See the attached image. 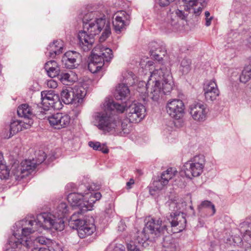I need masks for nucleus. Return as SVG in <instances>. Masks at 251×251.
<instances>
[{
  "mask_svg": "<svg viewBox=\"0 0 251 251\" xmlns=\"http://www.w3.org/2000/svg\"><path fill=\"white\" fill-rule=\"evenodd\" d=\"M35 242L41 245H47L50 243V239L47 238L44 236H38L35 239Z\"/></svg>",
  "mask_w": 251,
  "mask_h": 251,
  "instance_id": "79ce46f5",
  "label": "nucleus"
},
{
  "mask_svg": "<svg viewBox=\"0 0 251 251\" xmlns=\"http://www.w3.org/2000/svg\"><path fill=\"white\" fill-rule=\"evenodd\" d=\"M134 184V180L132 178H130L129 181L126 182V189H130L132 188V185Z\"/></svg>",
  "mask_w": 251,
  "mask_h": 251,
  "instance_id": "603ef678",
  "label": "nucleus"
},
{
  "mask_svg": "<svg viewBox=\"0 0 251 251\" xmlns=\"http://www.w3.org/2000/svg\"><path fill=\"white\" fill-rule=\"evenodd\" d=\"M17 113L19 116L24 118L23 121L26 122L33 121L32 118L35 116L32 109L27 104L19 106L17 109Z\"/></svg>",
  "mask_w": 251,
  "mask_h": 251,
  "instance_id": "393cba45",
  "label": "nucleus"
},
{
  "mask_svg": "<svg viewBox=\"0 0 251 251\" xmlns=\"http://www.w3.org/2000/svg\"><path fill=\"white\" fill-rule=\"evenodd\" d=\"M166 248L165 251H177V249L174 244H171L170 246H166L163 245Z\"/></svg>",
  "mask_w": 251,
  "mask_h": 251,
  "instance_id": "09e8293b",
  "label": "nucleus"
},
{
  "mask_svg": "<svg viewBox=\"0 0 251 251\" xmlns=\"http://www.w3.org/2000/svg\"><path fill=\"white\" fill-rule=\"evenodd\" d=\"M184 108V103L181 100L174 99L168 101L166 111L171 117L179 119L183 115Z\"/></svg>",
  "mask_w": 251,
  "mask_h": 251,
  "instance_id": "f3484780",
  "label": "nucleus"
},
{
  "mask_svg": "<svg viewBox=\"0 0 251 251\" xmlns=\"http://www.w3.org/2000/svg\"><path fill=\"white\" fill-rule=\"evenodd\" d=\"M112 50L101 44L96 46L92 50L88 69L92 73L100 71L104 66V62H109L113 58Z\"/></svg>",
  "mask_w": 251,
  "mask_h": 251,
  "instance_id": "0eeeda50",
  "label": "nucleus"
},
{
  "mask_svg": "<svg viewBox=\"0 0 251 251\" xmlns=\"http://www.w3.org/2000/svg\"><path fill=\"white\" fill-rule=\"evenodd\" d=\"M74 103L78 104L82 102L86 94V88L81 85H75L73 88Z\"/></svg>",
  "mask_w": 251,
  "mask_h": 251,
  "instance_id": "a878e982",
  "label": "nucleus"
},
{
  "mask_svg": "<svg viewBox=\"0 0 251 251\" xmlns=\"http://www.w3.org/2000/svg\"><path fill=\"white\" fill-rule=\"evenodd\" d=\"M128 75L130 76L129 77H127L126 80V82L129 85H132L133 84V83L131 82H129V80H131V79L132 80H134V75L133 74V73L131 72H130L128 73Z\"/></svg>",
  "mask_w": 251,
  "mask_h": 251,
  "instance_id": "3c124183",
  "label": "nucleus"
},
{
  "mask_svg": "<svg viewBox=\"0 0 251 251\" xmlns=\"http://www.w3.org/2000/svg\"><path fill=\"white\" fill-rule=\"evenodd\" d=\"M33 123V121L26 122L25 121L13 120L10 124L9 129V135L5 136V138H9L16 133L24 129H27L31 127Z\"/></svg>",
  "mask_w": 251,
  "mask_h": 251,
  "instance_id": "4be33fe9",
  "label": "nucleus"
},
{
  "mask_svg": "<svg viewBox=\"0 0 251 251\" xmlns=\"http://www.w3.org/2000/svg\"><path fill=\"white\" fill-rule=\"evenodd\" d=\"M158 2L160 6L165 7L169 5L172 2L170 0H158Z\"/></svg>",
  "mask_w": 251,
  "mask_h": 251,
  "instance_id": "8fccbe9b",
  "label": "nucleus"
},
{
  "mask_svg": "<svg viewBox=\"0 0 251 251\" xmlns=\"http://www.w3.org/2000/svg\"><path fill=\"white\" fill-rule=\"evenodd\" d=\"M44 68L48 75L51 78L55 77L59 75L60 69L58 64L54 60L46 63Z\"/></svg>",
  "mask_w": 251,
  "mask_h": 251,
  "instance_id": "cd10ccee",
  "label": "nucleus"
},
{
  "mask_svg": "<svg viewBox=\"0 0 251 251\" xmlns=\"http://www.w3.org/2000/svg\"><path fill=\"white\" fill-rule=\"evenodd\" d=\"M64 48V43L62 40H54L48 45L46 55L53 58L63 52Z\"/></svg>",
  "mask_w": 251,
  "mask_h": 251,
  "instance_id": "b1692460",
  "label": "nucleus"
},
{
  "mask_svg": "<svg viewBox=\"0 0 251 251\" xmlns=\"http://www.w3.org/2000/svg\"><path fill=\"white\" fill-rule=\"evenodd\" d=\"M91 123L104 133H111L118 127L117 120L105 110L94 112L92 115Z\"/></svg>",
  "mask_w": 251,
  "mask_h": 251,
  "instance_id": "6e6552de",
  "label": "nucleus"
},
{
  "mask_svg": "<svg viewBox=\"0 0 251 251\" xmlns=\"http://www.w3.org/2000/svg\"><path fill=\"white\" fill-rule=\"evenodd\" d=\"M84 30L92 35H96L101 32L100 41H104L111 34L110 23L105 16L98 11L88 9L81 14Z\"/></svg>",
  "mask_w": 251,
  "mask_h": 251,
  "instance_id": "7ed1b4c3",
  "label": "nucleus"
},
{
  "mask_svg": "<svg viewBox=\"0 0 251 251\" xmlns=\"http://www.w3.org/2000/svg\"><path fill=\"white\" fill-rule=\"evenodd\" d=\"M117 124L118 125V127L113 132H111L112 133H115L120 136H125L129 132V129L127 127V125L125 123L122 124L118 121H117Z\"/></svg>",
  "mask_w": 251,
  "mask_h": 251,
  "instance_id": "f704fd0d",
  "label": "nucleus"
},
{
  "mask_svg": "<svg viewBox=\"0 0 251 251\" xmlns=\"http://www.w3.org/2000/svg\"><path fill=\"white\" fill-rule=\"evenodd\" d=\"M89 146L95 150L100 151L104 153H107L108 152V149L104 145H101L99 142L90 141L88 143Z\"/></svg>",
  "mask_w": 251,
  "mask_h": 251,
  "instance_id": "e433bc0d",
  "label": "nucleus"
},
{
  "mask_svg": "<svg viewBox=\"0 0 251 251\" xmlns=\"http://www.w3.org/2000/svg\"><path fill=\"white\" fill-rule=\"evenodd\" d=\"M210 15V13L208 11H205V18L211 17Z\"/></svg>",
  "mask_w": 251,
  "mask_h": 251,
  "instance_id": "bf43d9fd",
  "label": "nucleus"
},
{
  "mask_svg": "<svg viewBox=\"0 0 251 251\" xmlns=\"http://www.w3.org/2000/svg\"><path fill=\"white\" fill-rule=\"evenodd\" d=\"M70 225H74L77 230L78 235L81 238L91 235L95 230V225L86 220L76 218V215L74 214L69 221Z\"/></svg>",
  "mask_w": 251,
  "mask_h": 251,
  "instance_id": "f8f14e48",
  "label": "nucleus"
},
{
  "mask_svg": "<svg viewBox=\"0 0 251 251\" xmlns=\"http://www.w3.org/2000/svg\"><path fill=\"white\" fill-rule=\"evenodd\" d=\"M47 85L49 88H55L57 87L58 84L56 81L53 79H50L47 81Z\"/></svg>",
  "mask_w": 251,
  "mask_h": 251,
  "instance_id": "49530a36",
  "label": "nucleus"
},
{
  "mask_svg": "<svg viewBox=\"0 0 251 251\" xmlns=\"http://www.w3.org/2000/svg\"><path fill=\"white\" fill-rule=\"evenodd\" d=\"M105 108L111 111H116L117 112L122 113L124 112L125 106L124 104L114 102L112 100L106 101L104 103Z\"/></svg>",
  "mask_w": 251,
  "mask_h": 251,
  "instance_id": "7c9ffc66",
  "label": "nucleus"
},
{
  "mask_svg": "<svg viewBox=\"0 0 251 251\" xmlns=\"http://www.w3.org/2000/svg\"><path fill=\"white\" fill-rule=\"evenodd\" d=\"M213 19V17L205 18V25L207 26H209L211 24V21Z\"/></svg>",
  "mask_w": 251,
  "mask_h": 251,
  "instance_id": "864d4df0",
  "label": "nucleus"
},
{
  "mask_svg": "<svg viewBox=\"0 0 251 251\" xmlns=\"http://www.w3.org/2000/svg\"><path fill=\"white\" fill-rule=\"evenodd\" d=\"M9 176V171L5 164H1V165H0V178L1 179H7Z\"/></svg>",
  "mask_w": 251,
  "mask_h": 251,
  "instance_id": "a19ab883",
  "label": "nucleus"
},
{
  "mask_svg": "<svg viewBox=\"0 0 251 251\" xmlns=\"http://www.w3.org/2000/svg\"><path fill=\"white\" fill-rule=\"evenodd\" d=\"M245 7L243 0H233L232 4V9L236 12H240Z\"/></svg>",
  "mask_w": 251,
  "mask_h": 251,
  "instance_id": "4c0bfd02",
  "label": "nucleus"
},
{
  "mask_svg": "<svg viewBox=\"0 0 251 251\" xmlns=\"http://www.w3.org/2000/svg\"><path fill=\"white\" fill-rule=\"evenodd\" d=\"M114 213V212L112 205L109 204L108 206L106 208V209L104 211L103 214L105 218H109L112 216Z\"/></svg>",
  "mask_w": 251,
  "mask_h": 251,
  "instance_id": "37998d69",
  "label": "nucleus"
},
{
  "mask_svg": "<svg viewBox=\"0 0 251 251\" xmlns=\"http://www.w3.org/2000/svg\"><path fill=\"white\" fill-rule=\"evenodd\" d=\"M177 172L175 168H169L162 172L160 178L158 180L153 181L152 186L150 190L151 195H154L153 192L162 190L168 184L169 180L173 178Z\"/></svg>",
  "mask_w": 251,
  "mask_h": 251,
  "instance_id": "2eb2a0df",
  "label": "nucleus"
},
{
  "mask_svg": "<svg viewBox=\"0 0 251 251\" xmlns=\"http://www.w3.org/2000/svg\"><path fill=\"white\" fill-rule=\"evenodd\" d=\"M129 88L125 84H120L116 89L114 94L115 99L117 100H125L129 95Z\"/></svg>",
  "mask_w": 251,
  "mask_h": 251,
  "instance_id": "c85d7f7f",
  "label": "nucleus"
},
{
  "mask_svg": "<svg viewBox=\"0 0 251 251\" xmlns=\"http://www.w3.org/2000/svg\"><path fill=\"white\" fill-rule=\"evenodd\" d=\"M203 208L211 209L212 210V213L210 215L213 216L216 212V209L213 204L211 201H204L201 202V204L199 206V209H202Z\"/></svg>",
  "mask_w": 251,
  "mask_h": 251,
  "instance_id": "ea45409f",
  "label": "nucleus"
},
{
  "mask_svg": "<svg viewBox=\"0 0 251 251\" xmlns=\"http://www.w3.org/2000/svg\"><path fill=\"white\" fill-rule=\"evenodd\" d=\"M204 94L207 100H215L220 94L219 90L215 80H211L206 83L203 88Z\"/></svg>",
  "mask_w": 251,
  "mask_h": 251,
  "instance_id": "5701e85b",
  "label": "nucleus"
},
{
  "mask_svg": "<svg viewBox=\"0 0 251 251\" xmlns=\"http://www.w3.org/2000/svg\"><path fill=\"white\" fill-rule=\"evenodd\" d=\"M32 251H50V250L47 248H41L40 249L35 248Z\"/></svg>",
  "mask_w": 251,
  "mask_h": 251,
  "instance_id": "5fc2aeb1",
  "label": "nucleus"
},
{
  "mask_svg": "<svg viewBox=\"0 0 251 251\" xmlns=\"http://www.w3.org/2000/svg\"><path fill=\"white\" fill-rule=\"evenodd\" d=\"M191 61L188 59L185 58L180 62V71L184 75L187 74L191 69Z\"/></svg>",
  "mask_w": 251,
  "mask_h": 251,
  "instance_id": "c9c22d12",
  "label": "nucleus"
},
{
  "mask_svg": "<svg viewBox=\"0 0 251 251\" xmlns=\"http://www.w3.org/2000/svg\"><path fill=\"white\" fill-rule=\"evenodd\" d=\"M4 163L3 155L1 153H0V165H1V164H5Z\"/></svg>",
  "mask_w": 251,
  "mask_h": 251,
  "instance_id": "6e6d98bb",
  "label": "nucleus"
},
{
  "mask_svg": "<svg viewBox=\"0 0 251 251\" xmlns=\"http://www.w3.org/2000/svg\"><path fill=\"white\" fill-rule=\"evenodd\" d=\"M146 221L147 223L143 231L137 238L138 242L140 244H144L148 241L150 238V234L158 236L164 234L167 230L166 225L162 224L159 219L149 217Z\"/></svg>",
  "mask_w": 251,
  "mask_h": 251,
  "instance_id": "1a4fd4ad",
  "label": "nucleus"
},
{
  "mask_svg": "<svg viewBox=\"0 0 251 251\" xmlns=\"http://www.w3.org/2000/svg\"><path fill=\"white\" fill-rule=\"evenodd\" d=\"M125 225L123 223H120L119 226V230H124L125 228Z\"/></svg>",
  "mask_w": 251,
  "mask_h": 251,
  "instance_id": "13d9d810",
  "label": "nucleus"
},
{
  "mask_svg": "<svg viewBox=\"0 0 251 251\" xmlns=\"http://www.w3.org/2000/svg\"><path fill=\"white\" fill-rule=\"evenodd\" d=\"M61 98L65 104L74 103L72 88L63 89L61 93Z\"/></svg>",
  "mask_w": 251,
  "mask_h": 251,
  "instance_id": "c756f323",
  "label": "nucleus"
},
{
  "mask_svg": "<svg viewBox=\"0 0 251 251\" xmlns=\"http://www.w3.org/2000/svg\"><path fill=\"white\" fill-rule=\"evenodd\" d=\"M7 251H16V250H13V251L7 250Z\"/></svg>",
  "mask_w": 251,
  "mask_h": 251,
  "instance_id": "0e129e2a",
  "label": "nucleus"
},
{
  "mask_svg": "<svg viewBox=\"0 0 251 251\" xmlns=\"http://www.w3.org/2000/svg\"><path fill=\"white\" fill-rule=\"evenodd\" d=\"M77 193H71L67 197L68 202L73 207H77L81 213L91 210L94 204L99 200L101 195L100 192L92 193V186L81 184L78 186Z\"/></svg>",
  "mask_w": 251,
  "mask_h": 251,
  "instance_id": "20e7f679",
  "label": "nucleus"
},
{
  "mask_svg": "<svg viewBox=\"0 0 251 251\" xmlns=\"http://www.w3.org/2000/svg\"><path fill=\"white\" fill-rule=\"evenodd\" d=\"M94 35L90 34L86 30L80 31L78 34L79 47L86 51L92 49L94 43Z\"/></svg>",
  "mask_w": 251,
  "mask_h": 251,
  "instance_id": "aec40b11",
  "label": "nucleus"
},
{
  "mask_svg": "<svg viewBox=\"0 0 251 251\" xmlns=\"http://www.w3.org/2000/svg\"><path fill=\"white\" fill-rule=\"evenodd\" d=\"M59 79H60L61 82L64 84L68 82H70L71 81L70 75L68 73L61 74L60 75Z\"/></svg>",
  "mask_w": 251,
  "mask_h": 251,
  "instance_id": "a18cd8bd",
  "label": "nucleus"
},
{
  "mask_svg": "<svg viewBox=\"0 0 251 251\" xmlns=\"http://www.w3.org/2000/svg\"><path fill=\"white\" fill-rule=\"evenodd\" d=\"M35 160L25 159L20 165L16 163L11 166L12 174L16 180H20L30 174L36 168Z\"/></svg>",
  "mask_w": 251,
  "mask_h": 251,
  "instance_id": "9b49d317",
  "label": "nucleus"
},
{
  "mask_svg": "<svg viewBox=\"0 0 251 251\" xmlns=\"http://www.w3.org/2000/svg\"><path fill=\"white\" fill-rule=\"evenodd\" d=\"M251 78V64L246 66L242 71L240 76V80L242 83H246Z\"/></svg>",
  "mask_w": 251,
  "mask_h": 251,
  "instance_id": "72a5a7b5",
  "label": "nucleus"
},
{
  "mask_svg": "<svg viewBox=\"0 0 251 251\" xmlns=\"http://www.w3.org/2000/svg\"><path fill=\"white\" fill-rule=\"evenodd\" d=\"M152 61L149 60L145 65V69L150 71V76L146 84L145 89L150 90L151 99L157 100L162 94L167 95L172 91L174 82L170 70L164 65L154 66Z\"/></svg>",
  "mask_w": 251,
  "mask_h": 251,
  "instance_id": "f03ea898",
  "label": "nucleus"
},
{
  "mask_svg": "<svg viewBox=\"0 0 251 251\" xmlns=\"http://www.w3.org/2000/svg\"><path fill=\"white\" fill-rule=\"evenodd\" d=\"M180 5L174 12L170 13L167 16L166 31L168 33L176 32L178 29V17L186 20L189 14L191 13L192 7L196 4L195 0H181Z\"/></svg>",
  "mask_w": 251,
  "mask_h": 251,
  "instance_id": "423d86ee",
  "label": "nucleus"
},
{
  "mask_svg": "<svg viewBox=\"0 0 251 251\" xmlns=\"http://www.w3.org/2000/svg\"><path fill=\"white\" fill-rule=\"evenodd\" d=\"M128 251H141L134 244L129 243L127 244Z\"/></svg>",
  "mask_w": 251,
  "mask_h": 251,
  "instance_id": "de8ad7c7",
  "label": "nucleus"
},
{
  "mask_svg": "<svg viewBox=\"0 0 251 251\" xmlns=\"http://www.w3.org/2000/svg\"><path fill=\"white\" fill-rule=\"evenodd\" d=\"M189 112L192 119L198 122H203L207 118L208 109L202 102H194L190 105Z\"/></svg>",
  "mask_w": 251,
  "mask_h": 251,
  "instance_id": "dca6fc26",
  "label": "nucleus"
},
{
  "mask_svg": "<svg viewBox=\"0 0 251 251\" xmlns=\"http://www.w3.org/2000/svg\"><path fill=\"white\" fill-rule=\"evenodd\" d=\"M105 251H125V247L121 244L113 242L109 245Z\"/></svg>",
  "mask_w": 251,
  "mask_h": 251,
  "instance_id": "58836bf2",
  "label": "nucleus"
},
{
  "mask_svg": "<svg viewBox=\"0 0 251 251\" xmlns=\"http://www.w3.org/2000/svg\"><path fill=\"white\" fill-rule=\"evenodd\" d=\"M206 162L205 157L203 154L194 156L185 163L182 169L186 177L192 179L200 176L203 172Z\"/></svg>",
  "mask_w": 251,
  "mask_h": 251,
  "instance_id": "9d476101",
  "label": "nucleus"
},
{
  "mask_svg": "<svg viewBox=\"0 0 251 251\" xmlns=\"http://www.w3.org/2000/svg\"><path fill=\"white\" fill-rule=\"evenodd\" d=\"M80 57V54L75 51H68L65 52L62 58L63 65L68 69L76 68L78 63L77 60Z\"/></svg>",
  "mask_w": 251,
  "mask_h": 251,
  "instance_id": "412c9836",
  "label": "nucleus"
},
{
  "mask_svg": "<svg viewBox=\"0 0 251 251\" xmlns=\"http://www.w3.org/2000/svg\"><path fill=\"white\" fill-rule=\"evenodd\" d=\"M169 209L172 211L168 220L171 226L176 228L175 233L179 232L185 229L186 219L182 212L186 206V202L182 199H177L168 201Z\"/></svg>",
  "mask_w": 251,
  "mask_h": 251,
  "instance_id": "39448f33",
  "label": "nucleus"
},
{
  "mask_svg": "<svg viewBox=\"0 0 251 251\" xmlns=\"http://www.w3.org/2000/svg\"><path fill=\"white\" fill-rule=\"evenodd\" d=\"M126 116L130 123H139L146 116V110L144 105L140 103L133 102L126 109Z\"/></svg>",
  "mask_w": 251,
  "mask_h": 251,
  "instance_id": "4468645a",
  "label": "nucleus"
},
{
  "mask_svg": "<svg viewBox=\"0 0 251 251\" xmlns=\"http://www.w3.org/2000/svg\"><path fill=\"white\" fill-rule=\"evenodd\" d=\"M140 65H141V66H142V67L143 68V66H144V62H142L141 63V64H140Z\"/></svg>",
  "mask_w": 251,
  "mask_h": 251,
  "instance_id": "052dcab7",
  "label": "nucleus"
},
{
  "mask_svg": "<svg viewBox=\"0 0 251 251\" xmlns=\"http://www.w3.org/2000/svg\"><path fill=\"white\" fill-rule=\"evenodd\" d=\"M150 50L151 56L157 61L161 60L166 53L164 49L156 43H152Z\"/></svg>",
  "mask_w": 251,
  "mask_h": 251,
  "instance_id": "bb28decb",
  "label": "nucleus"
},
{
  "mask_svg": "<svg viewBox=\"0 0 251 251\" xmlns=\"http://www.w3.org/2000/svg\"><path fill=\"white\" fill-rule=\"evenodd\" d=\"M247 45L249 48L251 49V37H250L247 39Z\"/></svg>",
  "mask_w": 251,
  "mask_h": 251,
  "instance_id": "4d7b16f0",
  "label": "nucleus"
},
{
  "mask_svg": "<svg viewBox=\"0 0 251 251\" xmlns=\"http://www.w3.org/2000/svg\"><path fill=\"white\" fill-rule=\"evenodd\" d=\"M130 16L125 11H118L113 17V25L117 33H120L129 24Z\"/></svg>",
  "mask_w": 251,
  "mask_h": 251,
  "instance_id": "a211bd4d",
  "label": "nucleus"
},
{
  "mask_svg": "<svg viewBox=\"0 0 251 251\" xmlns=\"http://www.w3.org/2000/svg\"><path fill=\"white\" fill-rule=\"evenodd\" d=\"M46 157L47 156L44 152L40 151V153L38 156V157L37 158L36 160H35L36 163V166H37V165L38 164H40L43 162Z\"/></svg>",
  "mask_w": 251,
  "mask_h": 251,
  "instance_id": "c03bdc74",
  "label": "nucleus"
},
{
  "mask_svg": "<svg viewBox=\"0 0 251 251\" xmlns=\"http://www.w3.org/2000/svg\"><path fill=\"white\" fill-rule=\"evenodd\" d=\"M175 0H170V1H171L172 2L174 1Z\"/></svg>",
  "mask_w": 251,
  "mask_h": 251,
  "instance_id": "e2e57ef3",
  "label": "nucleus"
},
{
  "mask_svg": "<svg viewBox=\"0 0 251 251\" xmlns=\"http://www.w3.org/2000/svg\"><path fill=\"white\" fill-rule=\"evenodd\" d=\"M242 225H247L248 228L244 232L242 236V241L247 243L251 247V222L246 221Z\"/></svg>",
  "mask_w": 251,
  "mask_h": 251,
  "instance_id": "2f4dec72",
  "label": "nucleus"
},
{
  "mask_svg": "<svg viewBox=\"0 0 251 251\" xmlns=\"http://www.w3.org/2000/svg\"><path fill=\"white\" fill-rule=\"evenodd\" d=\"M191 209H193V207L192 206H190Z\"/></svg>",
  "mask_w": 251,
  "mask_h": 251,
  "instance_id": "69168bd1",
  "label": "nucleus"
},
{
  "mask_svg": "<svg viewBox=\"0 0 251 251\" xmlns=\"http://www.w3.org/2000/svg\"><path fill=\"white\" fill-rule=\"evenodd\" d=\"M41 107L44 111L48 110L50 108L60 109L61 102L59 96L52 90L43 91L41 93Z\"/></svg>",
  "mask_w": 251,
  "mask_h": 251,
  "instance_id": "ddd939ff",
  "label": "nucleus"
},
{
  "mask_svg": "<svg viewBox=\"0 0 251 251\" xmlns=\"http://www.w3.org/2000/svg\"><path fill=\"white\" fill-rule=\"evenodd\" d=\"M69 213V207L66 202H61L51 212L41 213L34 220L17 222L13 226L12 235L8 240L9 245L14 249L22 246L27 249L32 243L29 236L40 228L63 230L65 228L64 219Z\"/></svg>",
  "mask_w": 251,
  "mask_h": 251,
  "instance_id": "f257e3e1",
  "label": "nucleus"
},
{
  "mask_svg": "<svg viewBox=\"0 0 251 251\" xmlns=\"http://www.w3.org/2000/svg\"><path fill=\"white\" fill-rule=\"evenodd\" d=\"M175 0H170V1H171L172 2L174 1Z\"/></svg>",
  "mask_w": 251,
  "mask_h": 251,
  "instance_id": "680f3d73",
  "label": "nucleus"
},
{
  "mask_svg": "<svg viewBox=\"0 0 251 251\" xmlns=\"http://www.w3.org/2000/svg\"><path fill=\"white\" fill-rule=\"evenodd\" d=\"M196 4L192 7L191 12L196 16H198L201 13L202 8L206 5V0H195Z\"/></svg>",
  "mask_w": 251,
  "mask_h": 251,
  "instance_id": "473e14b6",
  "label": "nucleus"
},
{
  "mask_svg": "<svg viewBox=\"0 0 251 251\" xmlns=\"http://www.w3.org/2000/svg\"><path fill=\"white\" fill-rule=\"evenodd\" d=\"M50 126L56 129H61L67 126L70 122V117L62 113H57L48 117Z\"/></svg>",
  "mask_w": 251,
  "mask_h": 251,
  "instance_id": "6ab92c4d",
  "label": "nucleus"
}]
</instances>
